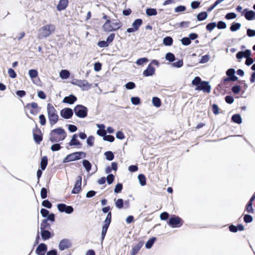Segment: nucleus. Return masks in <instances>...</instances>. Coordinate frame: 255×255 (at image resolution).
<instances>
[{"label": "nucleus", "instance_id": "1a4fd4ad", "mask_svg": "<svg viewBox=\"0 0 255 255\" xmlns=\"http://www.w3.org/2000/svg\"><path fill=\"white\" fill-rule=\"evenodd\" d=\"M75 114L80 118H84L87 117L88 113L87 108L81 105L76 106L74 109Z\"/></svg>", "mask_w": 255, "mask_h": 255}, {"label": "nucleus", "instance_id": "7c9ffc66", "mask_svg": "<svg viewBox=\"0 0 255 255\" xmlns=\"http://www.w3.org/2000/svg\"><path fill=\"white\" fill-rule=\"evenodd\" d=\"M232 120L233 122L240 124L242 122L241 117L239 114H235L232 117Z\"/></svg>", "mask_w": 255, "mask_h": 255}, {"label": "nucleus", "instance_id": "3c124183", "mask_svg": "<svg viewBox=\"0 0 255 255\" xmlns=\"http://www.w3.org/2000/svg\"><path fill=\"white\" fill-rule=\"evenodd\" d=\"M40 196L42 199H45L47 197V190L46 188L44 187L41 188Z\"/></svg>", "mask_w": 255, "mask_h": 255}, {"label": "nucleus", "instance_id": "f704fd0d", "mask_svg": "<svg viewBox=\"0 0 255 255\" xmlns=\"http://www.w3.org/2000/svg\"><path fill=\"white\" fill-rule=\"evenodd\" d=\"M152 104L154 106L158 108L161 106V102L160 99L156 97H154L152 98Z\"/></svg>", "mask_w": 255, "mask_h": 255}, {"label": "nucleus", "instance_id": "4be33fe9", "mask_svg": "<svg viewBox=\"0 0 255 255\" xmlns=\"http://www.w3.org/2000/svg\"><path fill=\"white\" fill-rule=\"evenodd\" d=\"M68 0H60L57 5V9L61 11L66 8L68 5Z\"/></svg>", "mask_w": 255, "mask_h": 255}, {"label": "nucleus", "instance_id": "e2e57ef3", "mask_svg": "<svg viewBox=\"0 0 255 255\" xmlns=\"http://www.w3.org/2000/svg\"><path fill=\"white\" fill-rule=\"evenodd\" d=\"M237 15L234 12H230L227 13L226 16L225 18L227 19H234L236 17Z\"/></svg>", "mask_w": 255, "mask_h": 255}, {"label": "nucleus", "instance_id": "a211bd4d", "mask_svg": "<svg viewBox=\"0 0 255 255\" xmlns=\"http://www.w3.org/2000/svg\"><path fill=\"white\" fill-rule=\"evenodd\" d=\"M60 115L63 118L65 119H69L72 117L73 115V112L71 109L66 108L62 109L60 111Z\"/></svg>", "mask_w": 255, "mask_h": 255}, {"label": "nucleus", "instance_id": "37998d69", "mask_svg": "<svg viewBox=\"0 0 255 255\" xmlns=\"http://www.w3.org/2000/svg\"><path fill=\"white\" fill-rule=\"evenodd\" d=\"M105 155L106 156V159L109 161L112 160L114 158V155L111 151L106 152L105 153Z\"/></svg>", "mask_w": 255, "mask_h": 255}, {"label": "nucleus", "instance_id": "39448f33", "mask_svg": "<svg viewBox=\"0 0 255 255\" xmlns=\"http://www.w3.org/2000/svg\"><path fill=\"white\" fill-rule=\"evenodd\" d=\"M110 210V206H107L102 208V211L103 212V213H107L108 212V213L106 219L104 221V223L102 227V231L101 234L102 242H103V241L105 239V237L107 232V230L112 221V213L111 212H109Z\"/></svg>", "mask_w": 255, "mask_h": 255}, {"label": "nucleus", "instance_id": "2eb2a0df", "mask_svg": "<svg viewBox=\"0 0 255 255\" xmlns=\"http://www.w3.org/2000/svg\"><path fill=\"white\" fill-rule=\"evenodd\" d=\"M75 84L84 91L88 90L92 87V84H89L86 80H77Z\"/></svg>", "mask_w": 255, "mask_h": 255}, {"label": "nucleus", "instance_id": "79ce46f5", "mask_svg": "<svg viewBox=\"0 0 255 255\" xmlns=\"http://www.w3.org/2000/svg\"><path fill=\"white\" fill-rule=\"evenodd\" d=\"M241 26V24L239 23H233L230 27V30L232 31H237L240 29Z\"/></svg>", "mask_w": 255, "mask_h": 255}, {"label": "nucleus", "instance_id": "a19ab883", "mask_svg": "<svg viewBox=\"0 0 255 255\" xmlns=\"http://www.w3.org/2000/svg\"><path fill=\"white\" fill-rule=\"evenodd\" d=\"M146 13L148 16L155 15L157 14V11L154 8H147L146 10Z\"/></svg>", "mask_w": 255, "mask_h": 255}, {"label": "nucleus", "instance_id": "bf43d9fd", "mask_svg": "<svg viewBox=\"0 0 255 255\" xmlns=\"http://www.w3.org/2000/svg\"><path fill=\"white\" fill-rule=\"evenodd\" d=\"M148 60L147 59V58L144 57V58H141L138 59L136 61V63L137 65H142L144 63L148 62Z\"/></svg>", "mask_w": 255, "mask_h": 255}, {"label": "nucleus", "instance_id": "5701e85b", "mask_svg": "<svg viewBox=\"0 0 255 255\" xmlns=\"http://www.w3.org/2000/svg\"><path fill=\"white\" fill-rule=\"evenodd\" d=\"M77 99L73 95H70L69 96L65 97L63 100V102L69 104H73L77 101Z\"/></svg>", "mask_w": 255, "mask_h": 255}, {"label": "nucleus", "instance_id": "412c9836", "mask_svg": "<svg viewBox=\"0 0 255 255\" xmlns=\"http://www.w3.org/2000/svg\"><path fill=\"white\" fill-rule=\"evenodd\" d=\"M143 245V242L140 241L136 245L133 246L132 248L130 254L131 255H136L141 248L142 247Z\"/></svg>", "mask_w": 255, "mask_h": 255}, {"label": "nucleus", "instance_id": "603ef678", "mask_svg": "<svg viewBox=\"0 0 255 255\" xmlns=\"http://www.w3.org/2000/svg\"><path fill=\"white\" fill-rule=\"evenodd\" d=\"M181 42H182V44L184 45H189L191 41L190 40V39L189 38V37H183L182 39H181Z\"/></svg>", "mask_w": 255, "mask_h": 255}, {"label": "nucleus", "instance_id": "423d86ee", "mask_svg": "<svg viewBox=\"0 0 255 255\" xmlns=\"http://www.w3.org/2000/svg\"><path fill=\"white\" fill-rule=\"evenodd\" d=\"M47 110L49 123L51 126H53L56 124L59 120V117L57 113V111L54 108L53 105L50 103L47 104Z\"/></svg>", "mask_w": 255, "mask_h": 255}, {"label": "nucleus", "instance_id": "dca6fc26", "mask_svg": "<svg viewBox=\"0 0 255 255\" xmlns=\"http://www.w3.org/2000/svg\"><path fill=\"white\" fill-rule=\"evenodd\" d=\"M57 208L60 212H65L67 214H71L73 212V208L71 206H67L65 204H59Z\"/></svg>", "mask_w": 255, "mask_h": 255}, {"label": "nucleus", "instance_id": "4468645a", "mask_svg": "<svg viewBox=\"0 0 255 255\" xmlns=\"http://www.w3.org/2000/svg\"><path fill=\"white\" fill-rule=\"evenodd\" d=\"M142 23L143 21L141 19L138 18L135 19L132 24V27L128 28L127 31L128 33H131L137 31Z\"/></svg>", "mask_w": 255, "mask_h": 255}, {"label": "nucleus", "instance_id": "473e14b6", "mask_svg": "<svg viewBox=\"0 0 255 255\" xmlns=\"http://www.w3.org/2000/svg\"><path fill=\"white\" fill-rule=\"evenodd\" d=\"M163 43L166 46H170L173 43V39L171 37L166 36L163 39Z\"/></svg>", "mask_w": 255, "mask_h": 255}, {"label": "nucleus", "instance_id": "72a5a7b5", "mask_svg": "<svg viewBox=\"0 0 255 255\" xmlns=\"http://www.w3.org/2000/svg\"><path fill=\"white\" fill-rule=\"evenodd\" d=\"M70 72L66 70H62L60 72V76L62 79H67L70 76Z\"/></svg>", "mask_w": 255, "mask_h": 255}, {"label": "nucleus", "instance_id": "13d9d810", "mask_svg": "<svg viewBox=\"0 0 255 255\" xmlns=\"http://www.w3.org/2000/svg\"><path fill=\"white\" fill-rule=\"evenodd\" d=\"M216 26H217L218 29H225L226 27V24L223 21H219Z\"/></svg>", "mask_w": 255, "mask_h": 255}, {"label": "nucleus", "instance_id": "393cba45", "mask_svg": "<svg viewBox=\"0 0 255 255\" xmlns=\"http://www.w3.org/2000/svg\"><path fill=\"white\" fill-rule=\"evenodd\" d=\"M97 127L99 129L97 130V133L101 136L104 137L107 133V131L105 129V126L103 124L97 125Z\"/></svg>", "mask_w": 255, "mask_h": 255}, {"label": "nucleus", "instance_id": "cd10ccee", "mask_svg": "<svg viewBox=\"0 0 255 255\" xmlns=\"http://www.w3.org/2000/svg\"><path fill=\"white\" fill-rule=\"evenodd\" d=\"M41 235L43 240H48L51 237V233L48 230H41Z\"/></svg>", "mask_w": 255, "mask_h": 255}, {"label": "nucleus", "instance_id": "774afa93", "mask_svg": "<svg viewBox=\"0 0 255 255\" xmlns=\"http://www.w3.org/2000/svg\"><path fill=\"white\" fill-rule=\"evenodd\" d=\"M8 73L9 74V77L11 78H15L16 77V73L15 72L14 70H13L11 68H9L8 70Z\"/></svg>", "mask_w": 255, "mask_h": 255}, {"label": "nucleus", "instance_id": "0eeeda50", "mask_svg": "<svg viewBox=\"0 0 255 255\" xmlns=\"http://www.w3.org/2000/svg\"><path fill=\"white\" fill-rule=\"evenodd\" d=\"M86 156L85 152L83 151L75 152L67 155L63 159L64 163H67L84 158Z\"/></svg>", "mask_w": 255, "mask_h": 255}, {"label": "nucleus", "instance_id": "de8ad7c7", "mask_svg": "<svg viewBox=\"0 0 255 255\" xmlns=\"http://www.w3.org/2000/svg\"><path fill=\"white\" fill-rule=\"evenodd\" d=\"M42 205L48 209L51 208L52 206V203L48 200H45L42 201Z\"/></svg>", "mask_w": 255, "mask_h": 255}, {"label": "nucleus", "instance_id": "f257e3e1", "mask_svg": "<svg viewBox=\"0 0 255 255\" xmlns=\"http://www.w3.org/2000/svg\"><path fill=\"white\" fill-rule=\"evenodd\" d=\"M102 18L106 20L102 26V28L105 32L116 31L121 28L123 26V23L119 19H113L111 20L109 17L104 13H103Z\"/></svg>", "mask_w": 255, "mask_h": 255}, {"label": "nucleus", "instance_id": "2f4dec72", "mask_svg": "<svg viewBox=\"0 0 255 255\" xmlns=\"http://www.w3.org/2000/svg\"><path fill=\"white\" fill-rule=\"evenodd\" d=\"M208 14L206 11L201 12L198 14L197 18L199 21H202L206 19Z\"/></svg>", "mask_w": 255, "mask_h": 255}, {"label": "nucleus", "instance_id": "c03bdc74", "mask_svg": "<svg viewBox=\"0 0 255 255\" xmlns=\"http://www.w3.org/2000/svg\"><path fill=\"white\" fill-rule=\"evenodd\" d=\"M115 205L117 208L122 209L124 207V201L122 199H118L115 202Z\"/></svg>", "mask_w": 255, "mask_h": 255}, {"label": "nucleus", "instance_id": "c756f323", "mask_svg": "<svg viewBox=\"0 0 255 255\" xmlns=\"http://www.w3.org/2000/svg\"><path fill=\"white\" fill-rule=\"evenodd\" d=\"M255 16V12L253 10L247 11L245 14V18L248 20H251L254 19Z\"/></svg>", "mask_w": 255, "mask_h": 255}, {"label": "nucleus", "instance_id": "680f3d73", "mask_svg": "<svg viewBox=\"0 0 255 255\" xmlns=\"http://www.w3.org/2000/svg\"><path fill=\"white\" fill-rule=\"evenodd\" d=\"M114 179H115V176L113 174H109L107 177V180L108 183L109 184H112L113 182Z\"/></svg>", "mask_w": 255, "mask_h": 255}, {"label": "nucleus", "instance_id": "9d476101", "mask_svg": "<svg viewBox=\"0 0 255 255\" xmlns=\"http://www.w3.org/2000/svg\"><path fill=\"white\" fill-rule=\"evenodd\" d=\"M235 71L233 68L228 69L226 72V74L228 76L223 79L221 82L222 86H225L226 83L230 81H235L238 80V77L235 75Z\"/></svg>", "mask_w": 255, "mask_h": 255}, {"label": "nucleus", "instance_id": "c85d7f7f", "mask_svg": "<svg viewBox=\"0 0 255 255\" xmlns=\"http://www.w3.org/2000/svg\"><path fill=\"white\" fill-rule=\"evenodd\" d=\"M48 164V159L47 157L44 156L41 158V162H40V168L42 170L45 169Z\"/></svg>", "mask_w": 255, "mask_h": 255}, {"label": "nucleus", "instance_id": "bb28decb", "mask_svg": "<svg viewBox=\"0 0 255 255\" xmlns=\"http://www.w3.org/2000/svg\"><path fill=\"white\" fill-rule=\"evenodd\" d=\"M50 229V225L48 223V219H44L40 224V230H48Z\"/></svg>", "mask_w": 255, "mask_h": 255}, {"label": "nucleus", "instance_id": "6e6552de", "mask_svg": "<svg viewBox=\"0 0 255 255\" xmlns=\"http://www.w3.org/2000/svg\"><path fill=\"white\" fill-rule=\"evenodd\" d=\"M184 221L179 217L172 215L169 219L167 224L172 228H179L182 226Z\"/></svg>", "mask_w": 255, "mask_h": 255}, {"label": "nucleus", "instance_id": "09e8293b", "mask_svg": "<svg viewBox=\"0 0 255 255\" xmlns=\"http://www.w3.org/2000/svg\"><path fill=\"white\" fill-rule=\"evenodd\" d=\"M253 217L251 215L246 214L244 217V221L246 223H250L253 221Z\"/></svg>", "mask_w": 255, "mask_h": 255}, {"label": "nucleus", "instance_id": "338daca9", "mask_svg": "<svg viewBox=\"0 0 255 255\" xmlns=\"http://www.w3.org/2000/svg\"><path fill=\"white\" fill-rule=\"evenodd\" d=\"M104 140L108 141L110 142H113L115 140V137L114 136L111 135H106L103 137Z\"/></svg>", "mask_w": 255, "mask_h": 255}, {"label": "nucleus", "instance_id": "aec40b11", "mask_svg": "<svg viewBox=\"0 0 255 255\" xmlns=\"http://www.w3.org/2000/svg\"><path fill=\"white\" fill-rule=\"evenodd\" d=\"M71 243L68 240L63 239L61 240L59 245V249L61 251L69 248L71 247Z\"/></svg>", "mask_w": 255, "mask_h": 255}, {"label": "nucleus", "instance_id": "f3484780", "mask_svg": "<svg viewBox=\"0 0 255 255\" xmlns=\"http://www.w3.org/2000/svg\"><path fill=\"white\" fill-rule=\"evenodd\" d=\"M81 185H82V177L79 176L76 179L74 188L72 190V193L78 194L81 190Z\"/></svg>", "mask_w": 255, "mask_h": 255}, {"label": "nucleus", "instance_id": "f03ea898", "mask_svg": "<svg viewBox=\"0 0 255 255\" xmlns=\"http://www.w3.org/2000/svg\"><path fill=\"white\" fill-rule=\"evenodd\" d=\"M192 84L196 86L195 90L196 91H202L207 93H209L211 92V87L209 82L202 81L200 77H195L192 81Z\"/></svg>", "mask_w": 255, "mask_h": 255}, {"label": "nucleus", "instance_id": "6e6d98bb", "mask_svg": "<svg viewBox=\"0 0 255 255\" xmlns=\"http://www.w3.org/2000/svg\"><path fill=\"white\" fill-rule=\"evenodd\" d=\"M232 91L235 94H239L241 91V87L239 85L234 86L232 87Z\"/></svg>", "mask_w": 255, "mask_h": 255}, {"label": "nucleus", "instance_id": "a18cd8bd", "mask_svg": "<svg viewBox=\"0 0 255 255\" xmlns=\"http://www.w3.org/2000/svg\"><path fill=\"white\" fill-rule=\"evenodd\" d=\"M217 24L216 22H211L208 23L206 25V29L207 30L209 31H211L214 28H215L216 27Z\"/></svg>", "mask_w": 255, "mask_h": 255}, {"label": "nucleus", "instance_id": "0e129e2a", "mask_svg": "<svg viewBox=\"0 0 255 255\" xmlns=\"http://www.w3.org/2000/svg\"><path fill=\"white\" fill-rule=\"evenodd\" d=\"M135 87V84L132 82H129L126 84V88L127 89L131 90L133 89Z\"/></svg>", "mask_w": 255, "mask_h": 255}, {"label": "nucleus", "instance_id": "7ed1b4c3", "mask_svg": "<svg viewBox=\"0 0 255 255\" xmlns=\"http://www.w3.org/2000/svg\"><path fill=\"white\" fill-rule=\"evenodd\" d=\"M66 136L65 130L61 128H59L51 131L49 140L52 142H58L63 140Z\"/></svg>", "mask_w": 255, "mask_h": 255}, {"label": "nucleus", "instance_id": "9b49d317", "mask_svg": "<svg viewBox=\"0 0 255 255\" xmlns=\"http://www.w3.org/2000/svg\"><path fill=\"white\" fill-rule=\"evenodd\" d=\"M152 65H155L157 66H159V63L156 60H152L151 62L148 65L147 68L143 71V75L145 77H148L153 75L155 73V69L152 66Z\"/></svg>", "mask_w": 255, "mask_h": 255}, {"label": "nucleus", "instance_id": "a878e982", "mask_svg": "<svg viewBox=\"0 0 255 255\" xmlns=\"http://www.w3.org/2000/svg\"><path fill=\"white\" fill-rule=\"evenodd\" d=\"M77 135L76 134H74L71 140L69 142V144L71 146H77L78 147H81V143L77 139Z\"/></svg>", "mask_w": 255, "mask_h": 255}, {"label": "nucleus", "instance_id": "4c0bfd02", "mask_svg": "<svg viewBox=\"0 0 255 255\" xmlns=\"http://www.w3.org/2000/svg\"><path fill=\"white\" fill-rule=\"evenodd\" d=\"M83 165L88 172L91 170L92 165L88 160L84 159L83 161Z\"/></svg>", "mask_w": 255, "mask_h": 255}, {"label": "nucleus", "instance_id": "6ab92c4d", "mask_svg": "<svg viewBox=\"0 0 255 255\" xmlns=\"http://www.w3.org/2000/svg\"><path fill=\"white\" fill-rule=\"evenodd\" d=\"M47 249L46 245L41 243L37 247L35 252L38 255H45Z\"/></svg>", "mask_w": 255, "mask_h": 255}, {"label": "nucleus", "instance_id": "20e7f679", "mask_svg": "<svg viewBox=\"0 0 255 255\" xmlns=\"http://www.w3.org/2000/svg\"><path fill=\"white\" fill-rule=\"evenodd\" d=\"M56 30V26L53 24H48L41 27L38 30V38L43 39L54 33Z\"/></svg>", "mask_w": 255, "mask_h": 255}, {"label": "nucleus", "instance_id": "4d7b16f0", "mask_svg": "<svg viewBox=\"0 0 255 255\" xmlns=\"http://www.w3.org/2000/svg\"><path fill=\"white\" fill-rule=\"evenodd\" d=\"M61 148V146L59 143H55L53 144L51 147V149L53 151H56L60 150Z\"/></svg>", "mask_w": 255, "mask_h": 255}, {"label": "nucleus", "instance_id": "58836bf2", "mask_svg": "<svg viewBox=\"0 0 255 255\" xmlns=\"http://www.w3.org/2000/svg\"><path fill=\"white\" fill-rule=\"evenodd\" d=\"M138 178L141 186H144L146 184V178L143 174H139Z\"/></svg>", "mask_w": 255, "mask_h": 255}, {"label": "nucleus", "instance_id": "49530a36", "mask_svg": "<svg viewBox=\"0 0 255 255\" xmlns=\"http://www.w3.org/2000/svg\"><path fill=\"white\" fill-rule=\"evenodd\" d=\"M29 75L31 78H35L38 76V72L36 70L31 69L29 71Z\"/></svg>", "mask_w": 255, "mask_h": 255}, {"label": "nucleus", "instance_id": "052dcab7", "mask_svg": "<svg viewBox=\"0 0 255 255\" xmlns=\"http://www.w3.org/2000/svg\"><path fill=\"white\" fill-rule=\"evenodd\" d=\"M98 45L100 47L103 48L108 47L109 45V44L108 43L107 41L102 40L98 42Z\"/></svg>", "mask_w": 255, "mask_h": 255}, {"label": "nucleus", "instance_id": "5fc2aeb1", "mask_svg": "<svg viewBox=\"0 0 255 255\" xmlns=\"http://www.w3.org/2000/svg\"><path fill=\"white\" fill-rule=\"evenodd\" d=\"M210 60V56L209 55H205L202 57L199 63H205Z\"/></svg>", "mask_w": 255, "mask_h": 255}, {"label": "nucleus", "instance_id": "c9c22d12", "mask_svg": "<svg viewBox=\"0 0 255 255\" xmlns=\"http://www.w3.org/2000/svg\"><path fill=\"white\" fill-rule=\"evenodd\" d=\"M245 210L249 213H254V210L253 208V203L251 202H248L246 206Z\"/></svg>", "mask_w": 255, "mask_h": 255}, {"label": "nucleus", "instance_id": "e433bc0d", "mask_svg": "<svg viewBox=\"0 0 255 255\" xmlns=\"http://www.w3.org/2000/svg\"><path fill=\"white\" fill-rule=\"evenodd\" d=\"M165 58L167 60L170 62H172L175 60L174 55L171 52H168L166 54Z\"/></svg>", "mask_w": 255, "mask_h": 255}, {"label": "nucleus", "instance_id": "864d4df0", "mask_svg": "<svg viewBox=\"0 0 255 255\" xmlns=\"http://www.w3.org/2000/svg\"><path fill=\"white\" fill-rule=\"evenodd\" d=\"M131 102L132 104L137 105L140 103V100L137 97H132L131 98Z\"/></svg>", "mask_w": 255, "mask_h": 255}, {"label": "nucleus", "instance_id": "ea45409f", "mask_svg": "<svg viewBox=\"0 0 255 255\" xmlns=\"http://www.w3.org/2000/svg\"><path fill=\"white\" fill-rule=\"evenodd\" d=\"M156 240L155 238H150L146 243L145 244V247L147 249H150L152 246L153 244H154L155 241Z\"/></svg>", "mask_w": 255, "mask_h": 255}, {"label": "nucleus", "instance_id": "f8f14e48", "mask_svg": "<svg viewBox=\"0 0 255 255\" xmlns=\"http://www.w3.org/2000/svg\"><path fill=\"white\" fill-rule=\"evenodd\" d=\"M33 139L36 143L39 144L42 140V134L40 128H39L37 125L33 129Z\"/></svg>", "mask_w": 255, "mask_h": 255}, {"label": "nucleus", "instance_id": "b1692460", "mask_svg": "<svg viewBox=\"0 0 255 255\" xmlns=\"http://www.w3.org/2000/svg\"><path fill=\"white\" fill-rule=\"evenodd\" d=\"M229 229L230 232L233 233H236L238 231H242L244 230V226L242 224H239L237 226L233 225H231L229 227Z\"/></svg>", "mask_w": 255, "mask_h": 255}, {"label": "nucleus", "instance_id": "ddd939ff", "mask_svg": "<svg viewBox=\"0 0 255 255\" xmlns=\"http://www.w3.org/2000/svg\"><path fill=\"white\" fill-rule=\"evenodd\" d=\"M25 108L28 110L30 113L33 115H37L39 112L38 104L35 102L27 104Z\"/></svg>", "mask_w": 255, "mask_h": 255}, {"label": "nucleus", "instance_id": "69168bd1", "mask_svg": "<svg viewBox=\"0 0 255 255\" xmlns=\"http://www.w3.org/2000/svg\"><path fill=\"white\" fill-rule=\"evenodd\" d=\"M115 33H111L110 34V35L107 38V40H106L109 44H110L113 41V40L115 38Z\"/></svg>", "mask_w": 255, "mask_h": 255}, {"label": "nucleus", "instance_id": "8fccbe9b", "mask_svg": "<svg viewBox=\"0 0 255 255\" xmlns=\"http://www.w3.org/2000/svg\"><path fill=\"white\" fill-rule=\"evenodd\" d=\"M123 189V184L122 183H118L115 188L114 192L116 193H120Z\"/></svg>", "mask_w": 255, "mask_h": 255}]
</instances>
